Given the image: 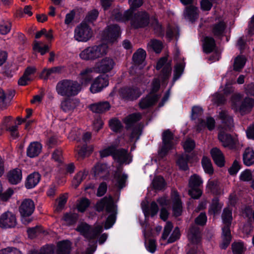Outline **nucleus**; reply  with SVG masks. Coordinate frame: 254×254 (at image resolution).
<instances>
[{
  "instance_id": "obj_1",
  "label": "nucleus",
  "mask_w": 254,
  "mask_h": 254,
  "mask_svg": "<svg viewBox=\"0 0 254 254\" xmlns=\"http://www.w3.org/2000/svg\"><path fill=\"white\" fill-rule=\"evenodd\" d=\"M81 88V84L77 81L64 79L58 82L56 91L61 96L70 97L76 96Z\"/></svg>"
},
{
  "instance_id": "obj_2",
  "label": "nucleus",
  "mask_w": 254,
  "mask_h": 254,
  "mask_svg": "<svg viewBox=\"0 0 254 254\" xmlns=\"http://www.w3.org/2000/svg\"><path fill=\"white\" fill-rule=\"evenodd\" d=\"M108 47L106 44H100L88 47L82 51L79 56L83 60L93 61L107 55Z\"/></svg>"
},
{
  "instance_id": "obj_3",
  "label": "nucleus",
  "mask_w": 254,
  "mask_h": 254,
  "mask_svg": "<svg viewBox=\"0 0 254 254\" xmlns=\"http://www.w3.org/2000/svg\"><path fill=\"white\" fill-rule=\"evenodd\" d=\"M104 208H106L107 212L111 213L107 218L105 224V228L108 229L110 228L115 223L116 218V206L112 197H104L99 202H97L96 209L98 211H102Z\"/></svg>"
},
{
  "instance_id": "obj_4",
  "label": "nucleus",
  "mask_w": 254,
  "mask_h": 254,
  "mask_svg": "<svg viewBox=\"0 0 254 254\" xmlns=\"http://www.w3.org/2000/svg\"><path fill=\"white\" fill-rule=\"evenodd\" d=\"M242 95L235 93L231 97V107L235 112H239L242 115L249 113L254 106V99L246 97L241 101Z\"/></svg>"
},
{
  "instance_id": "obj_5",
  "label": "nucleus",
  "mask_w": 254,
  "mask_h": 254,
  "mask_svg": "<svg viewBox=\"0 0 254 254\" xmlns=\"http://www.w3.org/2000/svg\"><path fill=\"white\" fill-rule=\"evenodd\" d=\"M222 218L225 226L222 228V243L220 247L222 249H225L231 240L230 226L232 221V209L229 207L225 208L223 210Z\"/></svg>"
},
{
  "instance_id": "obj_6",
  "label": "nucleus",
  "mask_w": 254,
  "mask_h": 254,
  "mask_svg": "<svg viewBox=\"0 0 254 254\" xmlns=\"http://www.w3.org/2000/svg\"><path fill=\"white\" fill-rule=\"evenodd\" d=\"M141 118V115L139 113H133L127 116L124 118L123 122L126 125V127L127 129L132 127L131 132L129 138L130 141H133L134 140H137L141 134V130L139 127L134 126L136 122L139 121Z\"/></svg>"
},
{
  "instance_id": "obj_7",
  "label": "nucleus",
  "mask_w": 254,
  "mask_h": 254,
  "mask_svg": "<svg viewBox=\"0 0 254 254\" xmlns=\"http://www.w3.org/2000/svg\"><path fill=\"white\" fill-rule=\"evenodd\" d=\"M18 210L21 217V221L24 224H28L32 221L31 218H27L33 214L35 210V204L32 199L26 198L22 200Z\"/></svg>"
},
{
  "instance_id": "obj_8",
  "label": "nucleus",
  "mask_w": 254,
  "mask_h": 254,
  "mask_svg": "<svg viewBox=\"0 0 254 254\" xmlns=\"http://www.w3.org/2000/svg\"><path fill=\"white\" fill-rule=\"evenodd\" d=\"M102 225L95 224L91 227L86 223H82L76 228V230L80 233L84 237L88 239H94L102 232Z\"/></svg>"
},
{
  "instance_id": "obj_9",
  "label": "nucleus",
  "mask_w": 254,
  "mask_h": 254,
  "mask_svg": "<svg viewBox=\"0 0 254 254\" xmlns=\"http://www.w3.org/2000/svg\"><path fill=\"white\" fill-rule=\"evenodd\" d=\"M93 35L91 28L85 23H81L74 30V39L80 42H86Z\"/></svg>"
},
{
  "instance_id": "obj_10",
  "label": "nucleus",
  "mask_w": 254,
  "mask_h": 254,
  "mask_svg": "<svg viewBox=\"0 0 254 254\" xmlns=\"http://www.w3.org/2000/svg\"><path fill=\"white\" fill-rule=\"evenodd\" d=\"M131 25L134 28H142L147 26L149 23V16L144 11H139L131 17Z\"/></svg>"
},
{
  "instance_id": "obj_11",
  "label": "nucleus",
  "mask_w": 254,
  "mask_h": 254,
  "mask_svg": "<svg viewBox=\"0 0 254 254\" xmlns=\"http://www.w3.org/2000/svg\"><path fill=\"white\" fill-rule=\"evenodd\" d=\"M121 30L119 26L117 25L108 26L103 31V39L108 43H114L120 36Z\"/></svg>"
},
{
  "instance_id": "obj_12",
  "label": "nucleus",
  "mask_w": 254,
  "mask_h": 254,
  "mask_svg": "<svg viewBox=\"0 0 254 254\" xmlns=\"http://www.w3.org/2000/svg\"><path fill=\"white\" fill-rule=\"evenodd\" d=\"M116 147L118 145L119 140L118 139L116 140ZM114 159L120 164H128L131 161V158L128 153L127 149H117L113 154Z\"/></svg>"
},
{
  "instance_id": "obj_13",
  "label": "nucleus",
  "mask_w": 254,
  "mask_h": 254,
  "mask_svg": "<svg viewBox=\"0 0 254 254\" xmlns=\"http://www.w3.org/2000/svg\"><path fill=\"white\" fill-rule=\"evenodd\" d=\"M17 224L15 215L7 211L0 216V227L2 228H9L15 227Z\"/></svg>"
},
{
  "instance_id": "obj_14",
  "label": "nucleus",
  "mask_w": 254,
  "mask_h": 254,
  "mask_svg": "<svg viewBox=\"0 0 254 254\" xmlns=\"http://www.w3.org/2000/svg\"><path fill=\"white\" fill-rule=\"evenodd\" d=\"M156 68L157 70H161L159 76L163 80L169 77L171 72V66L170 63L167 62V58H161L157 62Z\"/></svg>"
},
{
  "instance_id": "obj_15",
  "label": "nucleus",
  "mask_w": 254,
  "mask_h": 254,
  "mask_svg": "<svg viewBox=\"0 0 254 254\" xmlns=\"http://www.w3.org/2000/svg\"><path fill=\"white\" fill-rule=\"evenodd\" d=\"M173 134L170 130H166L163 132V145L159 152L161 156H164L172 148L173 145Z\"/></svg>"
},
{
  "instance_id": "obj_16",
  "label": "nucleus",
  "mask_w": 254,
  "mask_h": 254,
  "mask_svg": "<svg viewBox=\"0 0 254 254\" xmlns=\"http://www.w3.org/2000/svg\"><path fill=\"white\" fill-rule=\"evenodd\" d=\"M115 65L113 59L105 57L97 62L95 65V69L100 73H106L110 71Z\"/></svg>"
},
{
  "instance_id": "obj_17",
  "label": "nucleus",
  "mask_w": 254,
  "mask_h": 254,
  "mask_svg": "<svg viewBox=\"0 0 254 254\" xmlns=\"http://www.w3.org/2000/svg\"><path fill=\"white\" fill-rule=\"evenodd\" d=\"M218 139L221 142L222 145L225 148L233 149L237 144V140L227 133H225L222 128L218 134Z\"/></svg>"
},
{
  "instance_id": "obj_18",
  "label": "nucleus",
  "mask_w": 254,
  "mask_h": 254,
  "mask_svg": "<svg viewBox=\"0 0 254 254\" xmlns=\"http://www.w3.org/2000/svg\"><path fill=\"white\" fill-rule=\"evenodd\" d=\"M109 81L107 76H99L92 83L90 90L92 93L100 92L108 85Z\"/></svg>"
},
{
  "instance_id": "obj_19",
  "label": "nucleus",
  "mask_w": 254,
  "mask_h": 254,
  "mask_svg": "<svg viewBox=\"0 0 254 254\" xmlns=\"http://www.w3.org/2000/svg\"><path fill=\"white\" fill-rule=\"evenodd\" d=\"M79 100L77 98L65 99L61 102V109L65 113H71L79 105Z\"/></svg>"
},
{
  "instance_id": "obj_20",
  "label": "nucleus",
  "mask_w": 254,
  "mask_h": 254,
  "mask_svg": "<svg viewBox=\"0 0 254 254\" xmlns=\"http://www.w3.org/2000/svg\"><path fill=\"white\" fill-rule=\"evenodd\" d=\"M93 70V68L91 67H87L80 71L78 75V79L81 85L86 86L90 83L93 78L92 75Z\"/></svg>"
},
{
  "instance_id": "obj_21",
  "label": "nucleus",
  "mask_w": 254,
  "mask_h": 254,
  "mask_svg": "<svg viewBox=\"0 0 254 254\" xmlns=\"http://www.w3.org/2000/svg\"><path fill=\"white\" fill-rule=\"evenodd\" d=\"M122 167L117 168L114 174V181L115 185L120 189L123 188L126 185V182L127 179V175L122 172Z\"/></svg>"
},
{
  "instance_id": "obj_22",
  "label": "nucleus",
  "mask_w": 254,
  "mask_h": 254,
  "mask_svg": "<svg viewBox=\"0 0 254 254\" xmlns=\"http://www.w3.org/2000/svg\"><path fill=\"white\" fill-rule=\"evenodd\" d=\"M218 118L221 120L222 126L226 130H230L233 127V120L226 111L222 110L219 112Z\"/></svg>"
},
{
  "instance_id": "obj_23",
  "label": "nucleus",
  "mask_w": 254,
  "mask_h": 254,
  "mask_svg": "<svg viewBox=\"0 0 254 254\" xmlns=\"http://www.w3.org/2000/svg\"><path fill=\"white\" fill-rule=\"evenodd\" d=\"M171 199L173 202V211L175 216H179L182 212V204L179 195L176 191L172 193Z\"/></svg>"
},
{
  "instance_id": "obj_24",
  "label": "nucleus",
  "mask_w": 254,
  "mask_h": 254,
  "mask_svg": "<svg viewBox=\"0 0 254 254\" xmlns=\"http://www.w3.org/2000/svg\"><path fill=\"white\" fill-rule=\"evenodd\" d=\"M88 108L94 113L101 114L108 111L110 105L107 101H103L90 104Z\"/></svg>"
},
{
  "instance_id": "obj_25",
  "label": "nucleus",
  "mask_w": 254,
  "mask_h": 254,
  "mask_svg": "<svg viewBox=\"0 0 254 254\" xmlns=\"http://www.w3.org/2000/svg\"><path fill=\"white\" fill-rule=\"evenodd\" d=\"M226 28V23L222 20H218L211 26V32L217 37L223 36Z\"/></svg>"
},
{
  "instance_id": "obj_26",
  "label": "nucleus",
  "mask_w": 254,
  "mask_h": 254,
  "mask_svg": "<svg viewBox=\"0 0 254 254\" xmlns=\"http://www.w3.org/2000/svg\"><path fill=\"white\" fill-rule=\"evenodd\" d=\"M123 97L130 100L135 99L140 95V92L136 87H124L121 89Z\"/></svg>"
},
{
  "instance_id": "obj_27",
  "label": "nucleus",
  "mask_w": 254,
  "mask_h": 254,
  "mask_svg": "<svg viewBox=\"0 0 254 254\" xmlns=\"http://www.w3.org/2000/svg\"><path fill=\"white\" fill-rule=\"evenodd\" d=\"M210 153L214 162L218 166L222 167L224 165V156L219 148L217 147L212 148Z\"/></svg>"
},
{
  "instance_id": "obj_28",
  "label": "nucleus",
  "mask_w": 254,
  "mask_h": 254,
  "mask_svg": "<svg viewBox=\"0 0 254 254\" xmlns=\"http://www.w3.org/2000/svg\"><path fill=\"white\" fill-rule=\"evenodd\" d=\"M42 148V146L39 142H32L27 149V155L31 158L36 157L41 153Z\"/></svg>"
},
{
  "instance_id": "obj_29",
  "label": "nucleus",
  "mask_w": 254,
  "mask_h": 254,
  "mask_svg": "<svg viewBox=\"0 0 254 254\" xmlns=\"http://www.w3.org/2000/svg\"><path fill=\"white\" fill-rule=\"evenodd\" d=\"M94 176L97 178H104L109 175V169L105 164H97L93 170Z\"/></svg>"
},
{
  "instance_id": "obj_30",
  "label": "nucleus",
  "mask_w": 254,
  "mask_h": 254,
  "mask_svg": "<svg viewBox=\"0 0 254 254\" xmlns=\"http://www.w3.org/2000/svg\"><path fill=\"white\" fill-rule=\"evenodd\" d=\"M8 182L13 185L18 184L22 179V172L19 169L16 168L10 171L7 174Z\"/></svg>"
},
{
  "instance_id": "obj_31",
  "label": "nucleus",
  "mask_w": 254,
  "mask_h": 254,
  "mask_svg": "<svg viewBox=\"0 0 254 254\" xmlns=\"http://www.w3.org/2000/svg\"><path fill=\"white\" fill-rule=\"evenodd\" d=\"M184 14L186 19L193 22L198 18V9L196 7L190 5L186 8Z\"/></svg>"
},
{
  "instance_id": "obj_32",
  "label": "nucleus",
  "mask_w": 254,
  "mask_h": 254,
  "mask_svg": "<svg viewBox=\"0 0 254 254\" xmlns=\"http://www.w3.org/2000/svg\"><path fill=\"white\" fill-rule=\"evenodd\" d=\"M188 239L192 244H197L200 241V231L197 226L195 225L191 226L188 233Z\"/></svg>"
},
{
  "instance_id": "obj_33",
  "label": "nucleus",
  "mask_w": 254,
  "mask_h": 254,
  "mask_svg": "<svg viewBox=\"0 0 254 254\" xmlns=\"http://www.w3.org/2000/svg\"><path fill=\"white\" fill-rule=\"evenodd\" d=\"M113 17L119 21H126L129 20L132 16L131 9H127L125 11L124 15L118 9H114L112 12Z\"/></svg>"
},
{
  "instance_id": "obj_34",
  "label": "nucleus",
  "mask_w": 254,
  "mask_h": 254,
  "mask_svg": "<svg viewBox=\"0 0 254 254\" xmlns=\"http://www.w3.org/2000/svg\"><path fill=\"white\" fill-rule=\"evenodd\" d=\"M71 243L67 240L61 241L57 245V254H69L71 250Z\"/></svg>"
},
{
  "instance_id": "obj_35",
  "label": "nucleus",
  "mask_w": 254,
  "mask_h": 254,
  "mask_svg": "<svg viewBox=\"0 0 254 254\" xmlns=\"http://www.w3.org/2000/svg\"><path fill=\"white\" fill-rule=\"evenodd\" d=\"M141 205L143 213L146 217L149 216L153 217L156 215L158 212L159 208L157 203L155 201H152L149 207L146 205H143L142 203Z\"/></svg>"
},
{
  "instance_id": "obj_36",
  "label": "nucleus",
  "mask_w": 254,
  "mask_h": 254,
  "mask_svg": "<svg viewBox=\"0 0 254 254\" xmlns=\"http://www.w3.org/2000/svg\"><path fill=\"white\" fill-rule=\"evenodd\" d=\"M41 179L40 175L37 172H34L29 175L25 183V187L27 189L35 187L39 182Z\"/></svg>"
},
{
  "instance_id": "obj_37",
  "label": "nucleus",
  "mask_w": 254,
  "mask_h": 254,
  "mask_svg": "<svg viewBox=\"0 0 254 254\" xmlns=\"http://www.w3.org/2000/svg\"><path fill=\"white\" fill-rule=\"evenodd\" d=\"M216 48V44L214 39L211 37H206L204 39L203 44V50L206 54L213 51Z\"/></svg>"
},
{
  "instance_id": "obj_38",
  "label": "nucleus",
  "mask_w": 254,
  "mask_h": 254,
  "mask_svg": "<svg viewBox=\"0 0 254 254\" xmlns=\"http://www.w3.org/2000/svg\"><path fill=\"white\" fill-rule=\"evenodd\" d=\"M244 164L250 166L254 164V151L251 148H247L245 149L243 156Z\"/></svg>"
},
{
  "instance_id": "obj_39",
  "label": "nucleus",
  "mask_w": 254,
  "mask_h": 254,
  "mask_svg": "<svg viewBox=\"0 0 254 254\" xmlns=\"http://www.w3.org/2000/svg\"><path fill=\"white\" fill-rule=\"evenodd\" d=\"M159 96L157 95L153 96H147L143 98L139 103L140 107L141 109H146L153 105L157 101Z\"/></svg>"
},
{
  "instance_id": "obj_40",
  "label": "nucleus",
  "mask_w": 254,
  "mask_h": 254,
  "mask_svg": "<svg viewBox=\"0 0 254 254\" xmlns=\"http://www.w3.org/2000/svg\"><path fill=\"white\" fill-rule=\"evenodd\" d=\"M162 43L156 39L151 40L147 44V50L154 51L156 53H160L162 49Z\"/></svg>"
},
{
  "instance_id": "obj_41",
  "label": "nucleus",
  "mask_w": 254,
  "mask_h": 254,
  "mask_svg": "<svg viewBox=\"0 0 254 254\" xmlns=\"http://www.w3.org/2000/svg\"><path fill=\"white\" fill-rule=\"evenodd\" d=\"M146 57V52L142 49H139L133 54L132 59L136 64H141L144 61Z\"/></svg>"
},
{
  "instance_id": "obj_42",
  "label": "nucleus",
  "mask_w": 254,
  "mask_h": 254,
  "mask_svg": "<svg viewBox=\"0 0 254 254\" xmlns=\"http://www.w3.org/2000/svg\"><path fill=\"white\" fill-rule=\"evenodd\" d=\"M223 204L219 202L218 199L215 198L212 200L210 206L209 212L213 215L219 213L222 207Z\"/></svg>"
},
{
  "instance_id": "obj_43",
  "label": "nucleus",
  "mask_w": 254,
  "mask_h": 254,
  "mask_svg": "<svg viewBox=\"0 0 254 254\" xmlns=\"http://www.w3.org/2000/svg\"><path fill=\"white\" fill-rule=\"evenodd\" d=\"M87 174L88 172L84 171L79 172L75 176L72 181V185L75 188H77L81 182L86 178Z\"/></svg>"
},
{
  "instance_id": "obj_44",
  "label": "nucleus",
  "mask_w": 254,
  "mask_h": 254,
  "mask_svg": "<svg viewBox=\"0 0 254 254\" xmlns=\"http://www.w3.org/2000/svg\"><path fill=\"white\" fill-rule=\"evenodd\" d=\"M202 167L206 173L211 175L213 173V169L209 158L203 157L201 160Z\"/></svg>"
},
{
  "instance_id": "obj_45",
  "label": "nucleus",
  "mask_w": 254,
  "mask_h": 254,
  "mask_svg": "<svg viewBox=\"0 0 254 254\" xmlns=\"http://www.w3.org/2000/svg\"><path fill=\"white\" fill-rule=\"evenodd\" d=\"M152 185L154 189L156 190H161L163 189L166 186L164 179L163 177L160 176L154 178L152 182Z\"/></svg>"
},
{
  "instance_id": "obj_46",
  "label": "nucleus",
  "mask_w": 254,
  "mask_h": 254,
  "mask_svg": "<svg viewBox=\"0 0 254 254\" xmlns=\"http://www.w3.org/2000/svg\"><path fill=\"white\" fill-rule=\"evenodd\" d=\"M68 196L67 193L62 194L57 199L58 205L55 209V211L59 212L61 211L64 207L67 202Z\"/></svg>"
},
{
  "instance_id": "obj_47",
  "label": "nucleus",
  "mask_w": 254,
  "mask_h": 254,
  "mask_svg": "<svg viewBox=\"0 0 254 254\" xmlns=\"http://www.w3.org/2000/svg\"><path fill=\"white\" fill-rule=\"evenodd\" d=\"M202 183L203 181L202 179L196 174H194L190 177L189 181L190 188L199 187L202 185Z\"/></svg>"
},
{
  "instance_id": "obj_48",
  "label": "nucleus",
  "mask_w": 254,
  "mask_h": 254,
  "mask_svg": "<svg viewBox=\"0 0 254 254\" xmlns=\"http://www.w3.org/2000/svg\"><path fill=\"white\" fill-rule=\"evenodd\" d=\"M246 58L244 56H239L234 61V70L240 71L244 66L246 63Z\"/></svg>"
},
{
  "instance_id": "obj_49",
  "label": "nucleus",
  "mask_w": 254,
  "mask_h": 254,
  "mask_svg": "<svg viewBox=\"0 0 254 254\" xmlns=\"http://www.w3.org/2000/svg\"><path fill=\"white\" fill-rule=\"evenodd\" d=\"M11 28V22L8 20H2L0 23V34L6 35L8 33Z\"/></svg>"
},
{
  "instance_id": "obj_50",
  "label": "nucleus",
  "mask_w": 254,
  "mask_h": 254,
  "mask_svg": "<svg viewBox=\"0 0 254 254\" xmlns=\"http://www.w3.org/2000/svg\"><path fill=\"white\" fill-rule=\"evenodd\" d=\"M188 160L189 156L187 154H183L179 157L177 163L181 169L183 170H187L188 169Z\"/></svg>"
},
{
  "instance_id": "obj_51",
  "label": "nucleus",
  "mask_w": 254,
  "mask_h": 254,
  "mask_svg": "<svg viewBox=\"0 0 254 254\" xmlns=\"http://www.w3.org/2000/svg\"><path fill=\"white\" fill-rule=\"evenodd\" d=\"M77 214L70 212L64 214L63 219L67 225H69L75 223L77 219Z\"/></svg>"
},
{
  "instance_id": "obj_52",
  "label": "nucleus",
  "mask_w": 254,
  "mask_h": 254,
  "mask_svg": "<svg viewBox=\"0 0 254 254\" xmlns=\"http://www.w3.org/2000/svg\"><path fill=\"white\" fill-rule=\"evenodd\" d=\"M2 186L0 181V200L6 201L8 200L13 193V190L11 189H7L5 192H2Z\"/></svg>"
},
{
  "instance_id": "obj_53",
  "label": "nucleus",
  "mask_w": 254,
  "mask_h": 254,
  "mask_svg": "<svg viewBox=\"0 0 254 254\" xmlns=\"http://www.w3.org/2000/svg\"><path fill=\"white\" fill-rule=\"evenodd\" d=\"M54 247L53 245H48L43 247L41 249L38 251L30 252L28 254H54Z\"/></svg>"
},
{
  "instance_id": "obj_54",
  "label": "nucleus",
  "mask_w": 254,
  "mask_h": 254,
  "mask_svg": "<svg viewBox=\"0 0 254 254\" xmlns=\"http://www.w3.org/2000/svg\"><path fill=\"white\" fill-rule=\"evenodd\" d=\"M89 204L90 201L87 198H82L78 200L76 207L78 211L83 212L89 206Z\"/></svg>"
},
{
  "instance_id": "obj_55",
  "label": "nucleus",
  "mask_w": 254,
  "mask_h": 254,
  "mask_svg": "<svg viewBox=\"0 0 254 254\" xmlns=\"http://www.w3.org/2000/svg\"><path fill=\"white\" fill-rule=\"evenodd\" d=\"M232 248L234 254H242L245 250L244 244L241 242L233 243L232 245Z\"/></svg>"
},
{
  "instance_id": "obj_56",
  "label": "nucleus",
  "mask_w": 254,
  "mask_h": 254,
  "mask_svg": "<svg viewBox=\"0 0 254 254\" xmlns=\"http://www.w3.org/2000/svg\"><path fill=\"white\" fill-rule=\"evenodd\" d=\"M215 125V120L212 117H208L206 119V123L201 120L198 125V127H203L206 126L210 130L214 129Z\"/></svg>"
},
{
  "instance_id": "obj_57",
  "label": "nucleus",
  "mask_w": 254,
  "mask_h": 254,
  "mask_svg": "<svg viewBox=\"0 0 254 254\" xmlns=\"http://www.w3.org/2000/svg\"><path fill=\"white\" fill-rule=\"evenodd\" d=\"M116 145H112L108 147L105 148L100 151V154L101 157H106L110 155L113 156V154L116 151Z\"/></svg>"
},
{
  "instance_id": "obj_58",
  "label": "nucleus",
  "mask_w": 254,
  "mask_h": 254,
  "mask_svg": "<svg viewBox=\"0 0 254 254\" xmlns=\"http://www.w3.org/2000/svg\"><path fill=\"white\" fill-rule=\"evenodd\" d=\"M109 126L111 129L115 132L119 131L123 127L121 122L115 118L110 121Z\"/></svg>"
},
{
  "instance_id": "obj_59",
  "label": "nucleus",
  "mask_w": 254,
  "mask_h": 254,
  "mask_svg": "<svg viewBox=\"0 0 254 254\" xmlns=\"http://www.w3.org/2000/svg\"><path fill=\"white\" fill-rule=\"evenodd\" d=\"M212 101L214 104L219 106L225 103L226 99L223 95L216 93L212 96Z\"/></svg>"
},
{
  "instance_id": "obj_60",
  "label": "nucleus",
  "mask_w": 254,
  "mask_h": 254,
  "mask_svg": "<svg viewBox=\"0 0 254 254\" xmlns=\"http://www.w3.org/2000/svg\"><path fill=\"white\" fill-rule=\"evenodd\" d=\"M240 180L244 182H248L252 180V174L251 170L246 169L243 171L240 175Z\"/></svg>"
},
{
  "instance_id": "obj_61",
  "label": "nucleus",
  "mask_w": 254,
  "mask_h": 254,
  "mask_svg": "<svg viewBox=\"0 0 254 254\" xmlns=\"http://www.w3.org/2000/svg\"><path fill=\"white\" fill-rule=\"evenodd\" d=\"M184 66L183 64H179L176 65L174 74V81L177 80L181 76L184 71Z\"/></svg>"
},
{
  "instance_id": "obj_62",
  "label": "nucleus",
  "mask_w": 254,
  "mask_h": 254,
  "mask_svg": "<svg viewBox=\"0 0 254 254\" xmlns=\"http://www.w3.org/2000/svg\"><path fill=\"white\" fill-rule=\"evenodd\" d=\"M183 147L186 152H190L195 147L194 141L190 138H188L184 142Z\"/></svg>"
},
{
  "instance_id": "obj_63",
  "label": "nucleus",
  "mask_w": 254,
  "mask_h": 254,
  "mask_svg": "<svg viewBox=\"0 0 254 254\" xmlns=\"http://www.w3.org/2000/svg\"><path fill=\"white\" fill-rule=\"evenodd\" d=\"M128 4L130 6L128 9L131 10V13L133 14L134 10L142 5L143 0H128Z\"/></svg>"
},
{
  "instance_id": "obj_64",
  "label": "nucleus",
  "mask_w": 254,
  "mask_h": 254,
  "mask_svg": "<svg viewBox=\"0 0 254 254\" xmlns=\"http://www.w3.org/2000/svg\"><path fill=\"white\" fill-rule=\"evenodd\" d=\"M99 12L98 10L93 9L90 11L86 16V21L89 22H92L95 21L98 17Z\"/></svg>"
}]
</instances>
